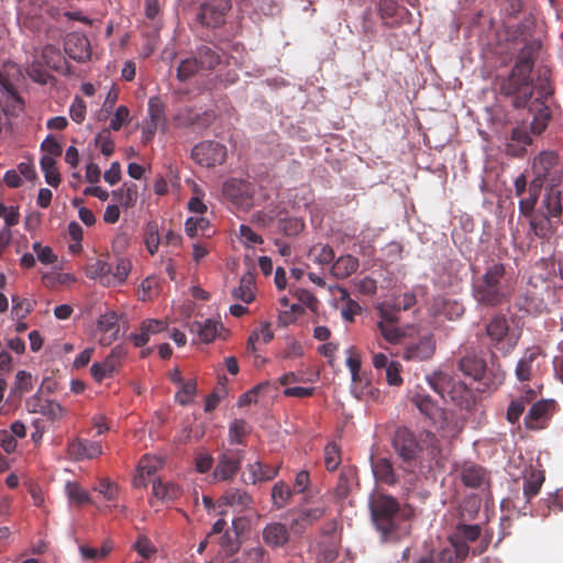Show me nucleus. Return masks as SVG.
Wrapping results in <instances>:
<instances>
[{"mask_svg": "<svg viewBox=\"0 0 563 563\" xmlns=\"http://www.w3.org/2000/svg\"><path fill=\"white\" fill-rule=\"evenodd\" d=\"M391 445L402 462L418 467L422 474L442 466L440 441L430 431H423L416 437L408 428L399 427L395 431Z\"/></svg>", "mask_w": 563, "mask_h": 563, "instance_id": "nucleus-1", "label": "nucleus"}, {"mask_svg": "<svg viewBox=\"0 0 563 563\" xmlns=\"http://www.w3.org/2000/svg\"><path fill=\"white\" fill-rule=\"evenodd\" d=\"M540 48L541 43L538 40L526 42L518 53L511 71L498 79L500 95L511 98V103L517 109L526 108L532 98L531 71Z\"/></svg>", "mask_w": 563, "mask_h": 563, "instance_id": "nucleus-2", "label": "nucleus"}, {"mask_svg": "<svg viewBox=\"0 0 563 563\" xmlns=\"http://www.w3.org/2000/svg\"><path fill=\"white\" fill-rule=\"evenodd\" d=\"M515 289L512 274L505 264L492 261L472 283L474 300L484 307L496 308L510 301Z\"/></svg>", "mask_w": 563, "mask_h": 563, "instance_id": "nucleus-3", "label": "nucleus"}, {"mask_svg": "<svg viewBox=\"0 0 563 563\" xmlns=\"http://www.w3.org/2000/svg\"><path fill=\"white\" fill-rule=\"evenodd\" d=\"M372 520L384 541H397L409 533L408 521L412 509L401 506L396 498L377 494L369 503Z\"/></svg>", "mask_w": 563, "mask_h": 563, "instance_id": "nucleus-4", "label": "nucleus"}, {"mask_svg": "<svg viewBox=\"0 0 563 563\" xmlns=\"http://www.w3.org/2000/svg\"><path fill=\"white\" fill-rule=\"evenodd\" d=\"M430 387L444 400L452 401L461 409L470 410L474 405V394L465 383L455 379L449 373L435 372L428 377Z\"/></svg>", "mask_w": 563, "mask_h": 563, "instance_id": "nucleus-5", "label": "nucleus"}, {"mask_svg": "<svg viewBox=\"0 0 563 563\" xmlns=\"http://www.w3.org/2000/svg\"><path fill=\"white\" fill-rule=\"evenodd\" d=\"M219 51L209 45H201L177 67V79L186 81L197 74L214 70L221 64Z\"/></svg>", "mask_w": 563, "mask_h": 563, "instance_id": "nucleus-6", "label": "nucleus"}, {"mask_svg": "<svg viewBox=\"0 0 563 563\" xmlns=\"http://www.w3.org/2000/svg\"><path fill=\"white\" fill-rule=\"evenodd\" d=\"M457 368L474 380L483 382L488 388L496 389L505 379V373L500 369L493 372L487 369L485 358L474 352L463 355L457 362Z\"/></svg>", "mask_w": 563, "mask_h": 563, "instance_id": "nucleus-7", "label": "nucleus"}, {"mask_svg": "<svg viewBox=\"0 0 563 563\" xmlns=\"http://www.w3.org/2000/svg\"><path fill=\"white\" fill-rule=\"evenodd\" d=\"M533 188L558 187L563 180V166L554 152H542L533 161Z\"/></svg>", "mask_w": 563, "mask_h": 563, "instance_id": "nucleus-8", "label": "nucleus"}, {"mask_svg": "<svg viewBox=\"0 0 563 563\" xmlns=\"http://www.w3.org/2000/svg\"><path fill=\"white\" fill-rule=\"evenodd\" d=\"M485 334L489 339V345L494 349L509 353L517 344V340L510 334L508 319L504 314H495L485 327Z\"/></svg>", "mask_w": 563, "mask_h": 563, "instance_id": "nucleus-9", "label": "nucleus"}, {"mask_svg": "<svg viewBox=\"0 0 563 563\" xmlns=\"http://www.w3.org/2000/svg\"><path fill=\"white\" fill-rule=\"evenodd\" d=\"M228 156L227 146L217 141H202L191 150V158L200 166L212 168L222 165Z\"/></svg>", "mask_w": 563, "mask_h": 563, "instance_id": "nucleus-10", "label": "nucleus"}, {"mask_svg": "<svg viewBox=\"0 0 563 563\" xmlns=\"http://www.w3.org/2000/svg\"><path fill=\"white\" fill-rule=\"evenodd\" d=\"M223 197L239 209L249 210L253 206V185L244 179L230 178L222 187Z\"/></svg>", "mask_w": 563, "mask_h": 563, "instance_id": "nucleus-11", "label": "nucleus"}, {"mask_svg": "<svg viewBox=\"0 0 563 563\" xmlns=\"http://www.w3.org/2000/svg\"><path fill=\"white\" fill-rule=\"evenodd\" d=\"M231 9L230 0H207L201 4L198 18L208 27H219Z\"/></svg>", "mask_w": 563, "mask_h": 563, "instance_id": "nucleus-12", "label": "nucleus"}, {"mask_svg": "<svg viewBox=\"0 0 563 563\" xmlns=\"http://www.w3.org/2000/svg\"><path fill=\"white\" fill-rule=\"evenodd\" d=\"M459 476L463 485L468 488L485 489L489 487L488 471L474 462H464L460 467Z\"/></svg>", "mask_w": 563, "mask_h": 563, "instance_id": "nucleus-13", "label": "nucleus"}, {"mask_svg": "<svg viewBox=\"0 0 563 563\" xmlns=\"http://www.w3.org/2000/svg\"><path fill=\"white\" fill-rule=\"evenodd\" d=\"M244 452L242 450H230L219 456L217 466L213 471L214 478L219 481H231L238 474Z\"/></svg>", "mask_w": 563, "mask_h": 563, "instance_id": "nucleus-14", "label": "nucleus"}, {"mask_svg": "<svg viewBox=\"0 0 563 563\" xmlns=\"http://www.w3.org/2000/svg\"><path fill=\"white\" fill-rule=\"evenodd\" d=\"M125 355L126 350L122 345L114 346L103 362L92 364L90 373L93 379L100 383L104 378L113 376Z\"/></svg>", "mask_w": 563, "mask_h": 563, "instance_id": "nucleus-15", "label": "nucleus"}, {"mask_svg": "<svg viewBox=\"0 0 563 563\" xmlns=\"http://www.w3.org/2000/svg\"><path fill=\"white\" fill-rule=\"evenodd\" d=\"M561 223V220L552 218L551 216L544 214L538 210L530 218V229L533 234L547 242L556 235Z\"/></svg>", "mask_w": 563, "mask_h": 563, "instance_id": "nucleus-16", "label": "nucleus"}, {"mask_svg": "<svg viewBox=\"0 0 563 563\" xmlns=\"http://www.w3.org/2000/svg\"><path fill=\"white\" fill-rule=\"evenodd\" d=\"M65 53L76 62H86L91 56L90 42L86 35L73 32L64 42Z\"/></svg>", "mask_w": 563, "mask_h": 563, "instance_id": "nucleus-17", "label": "nucleus"}, {"mask_svg": "<svg viewBox=\"0 0 563 563\" xmlns=\"http://www.w3.org/2000/svg\"><path fill=\"white\" fill-rule=\"evenodd\" d=\"M119 331V316L115 311H106L97 320V332L100 333L99 343L101 345L112 344L117 340Z\"/></svg>", "mask_w": 563, "mask_h": 563, "instance_id": "nucleus-18", "label": "nucleus"}, {"mask_svg": "<svg viewBox=\"0 0 563 563\" xmlns=\"http://www.w3.org/2000/svg\"><path fill=\"white\" fill-rule=\"evenodd\" d=\"M435 351V341L431 335L420 338L417 342L408 343L402 356L408 361H424L430 358Z\"/></svg>", "mask_w": 563, "mask_h": 563, "instance_id": "nucleus-19", "label": "nucleus"}, {"mask_svg": "<svg viewBox=\"0 0 563 563\" xmlns=\"http://www.w3.org/2000/svg\"><path fill=\"white\" fill-rule=\"evenodd\" d=\"M68 454L76 461L96 459L102 454L101 444L97 441L76 439L68 444Z\"/></svg>", "mask_w": 563, "mask_h": 563, "instance_id": "nucleus-20", "label": "nucleus"}, {"mask_svg": "<svg viewBox=\"0 0 563 563\" xmlns=\"http://www.w3.org/2000/svg\"><path fill=\"white\" fill-rule=\"evenodd\" d=\"M552 406L553 401L550 400H540L534 402L525 417L526 428L530 430L544 428Z\"/></svg>", "mask_w": 563, "mask_h": 563, "instance_id": "nucleus-21", "label": "nucleus"}, {"mask_svg": "<svg viewBox=\"0 0 563 563\" xmlns=\"http://www.w3.org/2000/svg\"><path fill=\"white\" fill-rule=\"evenodd\" d=\"M166 323L157 319H147L141 322L137 333H131L129 340L133 342L136 347H142L147 344L151 335L165 331Z\"/></svg>", "mask_w": 563, "mask_h": 563, "instance_id": "nucleus-22", "label": "nucleus"}, {"mask_svg": "<svg viewBox=\"0 0 563 563\" xmlns=\"http://www.w3.org/2000/svg\"><path fill=\"white\" fill-rule=\"evenodd\" d=\"M532 137L526 125H518L512 129L510 140L506 144L508 155L520 157L526 153V147L530 145Z\"/></svg>", "mask_w": 563, "mask_h": 563, "instance_id": "nucleus-23", "label": "nucleus"}, {"mask_svg": "<svg viewBox=\"0 0 563 563\" xmlns=\"http://www.w3.org/2000/svg\"><path fill=\"white\" fill-rule=\"evenodd\" d=\"M538 211L561 220L563 211V191L551 187L542 199Z\"/></svg>", "mask_w": 563, "mask_h": 563, "instance_id": "nucleus-24", "label": "nucleus"}, {"mask_svg": "<svg viewBox=\"0 0 563 563\" xmlns=\"http://www.w3.org/2000/svg\"><path fill=\"white\" fill-rule=\"evenodd\" d=\"M247 477L244 478L246 484H257L261 482H268L274 479L279 472L278 466H272L264 464L261 461H256L247 465Z\"/></svg>", "mask_w": 563, "mask_h": 563, "instance_id": "nucleus-25", "label": "nucleus"}, {"mask_svg": "<svg viewBox=\"0 0 563 563\" xmlns=\"http://www.w3.org/2000/svg\"><path fill=\"white\" fill-rule=\"evenodd\" d=\"M221 504L232 507L238 511H244L253 503L252 496L243 489L231 487L220 498Z\"/></svg>", "mask_w": 563, "mask_h": 563, "instance_id": "nucleus-26", "label": "nucleus"}, {"mask_svg": "<svg viewBox=\"0 0 563 563\" xmlns=\"http://www.w3.org/2000/svg\"><path fill=\"white\" fill-rule=\"evenodd\" d=\"M358 258L351 254H346L341 255L332 262L330 272L333 277L338 279H345L353 275L358 269Z\"/></svg>", "mask_w": 563, "mask_h": 563, "instance_id": "nucleus-27", "label": "nucleus"}, {"mask_svg": "<svg viewBox=\"0 0 563 563\" xmlns=\"http://www.w3.org/2000/svg\"><path fill=\"white\" fill-rule=\"evenodd\" d=\"M372 471L377 482L386 485H395L397 483V476L395 474L391 462L388 459H371Z\"/></svg>", "mask_w": 563, "mask_h": 563, "instance_id": "nucleus-28", "label": "nucleus"}, {"mask_svg": "<svg viewBox=\"0 0 563 563\" xmlns=\"http://www.w3.org/2000/svg\"><path fill=\"white\" fill-rule=\"evenodd\" d=\"M289 539V532L285 525L273 522L263 530L264 542L273 548L283 547Z\"/></svg>", "mask_w": 563, "mask_h": 563, "instance_id": "nucleus-29", "label": "nucleus"}, {"mask_svg": "<svg viewBox=\"0 0 563 563\" xmlns=\"http://www.w3.org/2000/svg\"><path fill=\"white\" fill-rule=\"evenodd\" d=\"M541 354L539 347L527 349L516 367V376L520 382L530 380L533 372V362Z\"/></svg>", "mask_w": 563, "mask_h": 563, "instance_id": "nucleus-30", "label": "nucleus"}, {"mask_svg": "<svg viewBox=\"0 0 563 563\" xmlns=\"http://www.w3.org/2000/svg\"><path fill=\"white\" fill-rule=\"evenodd\" d=\"M412 404L430 420H437L443 416V410L431 399L429 395L417 393L411 398Z\"/></svg>", "mask_w": 563, "mask_h": 563, "instance_id": "nucleus-31", "label": "nucleus"}, {"mask_svg": "<svg viewBox=\"0 0 563 563\" xmlns=\"http://www.w3.org/2000/svg\"><path fill=\"white\" fill-rule=\"evenodd\" d=\"M531 111H536L533 119L530 123V130L533 134H541L548 126L551 119L549 108L537 98L533 101Z\"/></svg>", "mask_w": 563, "mask_h": 563, "instance_id": "nucleus-32", "label": "nucleus"}, {"mask_svg": "<svg viewBox=\"0 0 563 563\" xmlns=\"http://www.w3.org/2000/svg\"><path fill=\"white\" fill-rule=\"evenodd\" d=\"M325 514L323 507H313L309 509H301L296 511L297 517L292 519L291 528L299 531L305 529L307 526L320 520Z\"/></svg>", "mask_w": 563, "mask_h": 563, "instance_id": "nucleus-33", "label": "nucleus"}, {"mask_svg": "<svg viewBox=\"0 0 563 563\" xmlns=\"http://www.w3.org/2000/svg\"><path fill=\"white\" fill-rule=\"evenodd\" d=\"M153 495L162 501H170L177 499L180 494V487L172 482H163L162 479L153 481Z\"/></svg>", "mask_w": 563, "mask_h": 563, "instance_id": "nucleus-34", "label": "nucleus"}, {"mask_svg": "<svg viewBox=\"0 0 563 563\" xmlns=\"http://www.w3.org/2000/svg\"><path fill=\"white\" fill-rule=\"evenodd\" d=\"M219 323L212 319H206L203 322L195 321L190 324V332L196 333L203 343L212 342L218 333Z\"/></svg>", "mask_w": 563, "mask_h": 563, "instance_id": "nucleus-35", "label": "nucleus"}, {"mask_svg": "<svg viewBox=\"0 0 563 563\" xmlns=\"http://www.w3.org/2000/svg\"><path fill=\"white\" fill-rule=\"evenodd\" d=\"M232 297L245 303L254 299V277L251 274L241 277L240 285L232 290Z\"/></svg>", "mask_w": 563, "mask_h": 563, "instance_id": "nucleus-36", "label": "nucleus"}, {"mask_svg": "<svg viewBox=\"0 0 563 563\" xmlns=\"http://www.w3.org/2000/svg\"><path fill=\"white\" fill-rule=\"evenodd\" d=\"M294 494V490L284 482L278 481L272 488V501L277 509L285 508Z\"/></svg>", "mask_w": 563, "mask_h": 563, "instance_id": "nucleus-37", "label": "nucleus"}, {"mask_svg": "<svg viewBox=\"0 0 563 563\" xmlns=\"http://www.w3.org/2000/svg\"><path fill=\"white\" fill-rule=\"evenodd\" d=\"M112 196L122 207L131 208L137 200V186L125 183L121 188L112 191Z\"/></svg>", "mask_w": 563, "mask_h": 563, "instance_id": "nucleus-38", "label": "nucleus"}, {"mask_svg": "<svg viewBox=\"0 0 563 563\" xmlns=\"http://www.w3.org/2000/svg\"><path fill=\"white\" fill-rule=\"evenodd\" d=\"M544 482V475L540 471H531L528 476L525 477L523 482V495L527 501L537 496Z\"/></svg>", "mask_w": 563, "mask_h": 563, "instance_id": "nucleus-39", "label": "nucleus"}, {"mask_svg": "<svg viewBox=\"0 0 563 563\" xmlns=\"http://www.w3.org/2000/svg\"><path fill=\"white\" fill-rule=\"evenodd\" d=\"M211 225L209 220L203 217H190L186 220L185 232L189 238H195L198 233L210 236Z\"/></svg>", "mask_w": 563, "mask_h": 563, "instance_id": "nucleus-40", "label": "nucleus"}, {"mask_svg": "<svg viewBox=\"0 0 563 563\" xmlns=\"http://www.w3.org/2000/svg\"><path fill=\"white\" fill-rule=\"evenodd\" d=\"M40 164L46 183L52 187H58L60 184V175L56 167L55 158L48 155H44L41 158Z\"/></svg>", "mask_w": 563, "mask_h": 563, "instance_id": "nucleus-41", "label": "nucleus"}, {"mask_svg": "<svg viewBox=\"0 0 563 563\" xmlns=\"http://www.w3.org/2000/svg\"><path fill=\"white\" fill-rule=\"evenodd\" d=\"M42 59L51 68L63 71L66 64L60 51L54 45H45L42 49Z\"/></svg>", "mask_w": 563, "mask_h": 563, "instance_id": "nucleus-42", "label": "nucleus"}, {"mask_svg": "<svg viewBox=\"0 0 563 563\" xmlns=\"http://www.w3.org/2000/svg\"><path fill=\"white\" fill-rule=\"evenodd\" d=\"M309 256L319 265H329L334 261V251L328 244L318 243L310 249Z\"/></svg>", "mask_w": 563, "mask_h": 563, "instance_id": "nucleus-43", "label": "nucleus"}, {"mask_svg": "<svg viewBox=\"0 0 563 563\" xmlns=\"http://www.w3.org/2000/svg\"><path fill=\"white\" fill-rule=\"evenodd\" d=\"M144 243L151 255L156 254L161 244L158 225L155 221L147 222L144 232Z\"/></svg>", "mask_w": 563, "mask_h": 563, "instance_id": "nucleus-44", "label": "nucleus"}, {"mask_svg": "<svg viewBox=\"0 0 563 563\" xmlns=\"http://www.w3.org/2000/svg\"><path fill=\"white\" fill-rule=\"evenodd\" d=\"M249 423L243 419H234L229 427V440L231 443L243 444L244 438L250 432Z\"/></svg>", "mask_w": 563, "mask_h": 563, "instance_id": "nucleus-45", "label": "nucleus"}, {"mask_svg": "<svg viewBox=\"0 0 563 563\" xmlns=\"http://www.w3.org/2000/svg\"><path fill=\"white\" fill-rule=\"evenodd\" d=\"M147 119L145 121L162 125L165 123V108L158 97H152L148 100Z\"/></svg>", "mask_w": 563, "mask_h": 563, "instance_id": "nucleus-46", "label": "nucleus"}, {"mask_svg": "<svg viewBox=\"0 0 563 563\" xmlns=\"http://www.w3.org/2000/svg\"><path fill=\"white\" fill-rule=\"evenodd\" d=\"M540 190L541 187L533 188V184L530 183L528 197L522 198L519 201V210L521 214L530 218L534 214L533 210L537 205Z\"/></svg>", "mask_w": 563, "mask_h": 563, "instance_id": "nucleus-47", "label": "nucleus"}, {"mask_svg": "<svg viewBox=\"0 0 563 563\" xmlns=\"http://www.w3.org/2000/svg\"><path fill=\"white\" fill-rule=\"evenodd\" d=\"M324 464L329 472L335 471L341 464V449L340 446L331 442L324 448Z\"/></svg>", "mask_w": 563, "mask_h": 563, "instance_id": "nucleus-48", "label": "nucleus"}, {"mask_svg": "<svg viewBox=\"0 0 563 563\" xmlns=\"http://www.w3.org/2000/svg\"><path fill=\"white\" fill-rule=\"evenodd\" d=\"M65 489L68 498L76 504L84 505L90 503V496L88 492L85 490L78 483L67 482Z\"/></svg>", "mask_w": 563, "mask_h": 563, "instance_id": "nucleus-49", "label": "nucleus"}, {"mask_svg": "<svg viewBox=\"0 0 563 563\" xmlns=\"http://www.w3.org/2000/svg\"><path fill=\"white\" fill-rule=\"evenodd\" d=\"M162 461L155 456L144 455L139 462V476L143 479L145 476H151L161 467Z\"/></svg>", "mask_w": 563, "mask_h": 563, "instance_id": "nucleus-50", "label": "nucleus"}, {"mask_svg": "<svg viewBox=\"0 0 563 563\" xmlns=\"http://www.w3.org/2000/svg\"><path fill=\"white\" fill-rule=\"evenodd\" d=\"M378 329L383 338L389 343H397L404 335L397 323H388L386 321L378 322Z\"/></svg>", "mask_w": 563, "mask_h": 563, "instance_id": "nucleus-51", "label": "nucleus"}, {"mask_svg": "<svg viewBox=\"0 0 563 563\" xmlns=\"http://www.w3.org/2000/svg\"><path fill=\"white\" fill-rule=\"evenodd\" d=\"M303 355V347L299 341L294 338L286 340L285 349L279 353L283 360H294Z\"/></svg>", "mask_w": 563, "mask_h": 563, "instance_id": "nucleus-52", "label": "nucleus"}, {"mask_svg": "<svg viewBox=\"0 0 563 563\" xmlns=\"http://www.w3.org/2000/svg\"><path fill=\"white\" fill-rule=\"evenodd\" d=\"M95 490L100 493L107 500H117L119 496V486L109 478H101Z\"/></svg>", "mask_w": 563, "mask_h": 563, "instance_id": "nucleus-53", "label": "nucleus"}, {"mask_svg": "<svg viewBox=\"0 0 563 563\" xmlns=\"http://www.w3.org/2000/svg\"><path fill=\"white\" fill-rule=\"evenodd\" d=\"M340 291L342 294V299L347 298V301L342 309V316L345 320L352 321L356 314L361 313L362 308L357 301L349 298V292L345 288H340Z\"/></svg>", "mask_w": 563, "mask_h": 563, "instance_id": "nucleus-54", "label": "nucleus"}, {"mask_svg": "<svg viewBox=\"0 0 563 563\" xmlns=\"http://www.w3.org/2000/svg\"><path fill=\"white\" fill-rule=\"evenodd\" d=\"M197 384L195 380L190 379L181 383V388L176 393V400L180 405H186L190 402L196 394Z\"/></svg>", "mask_w": 563, "mask_h": 563, "instance_id": "nucleus-55", "label": "nucleus"}, {"mask_svg": "<svg viewBox=\"0 0 563 563\" xmlns=\"http://www.w3.org/2000/svg\"><path fill=\"white\" fill-rule=\"evenodd\" d=\"M481 536V528L478 525H459L456 527V537L466 541L474 542Z\"/></svg>", "mask_w": 563, "mask_h": 563, "instance_id": "nucleus-56", "label": "nucleus"}, {"mask_svg": "<svg viewBox=\"0 0 563 563\" xmlns=\"http://www.w3.org/2000/svg\"><path fill=\"white\" fill-rule=\"evenodd\" d=\"M96 145L100 148L101 153L104 156H111L114 152V142L110 136V133L108 130H102L97 136H96Z\"/></svg>", "mask_w": 563, "mask_h": 563, "instance_id": "nucleus-57", "label": "nucleus"}, {"mask_svg": "<svg viewBox=\"0 0 563 563\" xmlns=\"http://www.w3.org/2000/svg\"><path fill=\"white\" fill-rule=\"evenodd\" d=\"M32 249L42 264L49 265L57 261V256L49 246H43L40 242H35Z\"/></svg>", "mask_w": 563, "mask_h": 563, "instance_id": "nucleus-58", "label": "nucleus"}, {"mask_svg": "<svg viewBox=\"0 0 563 563\" xmlns=\"http://www.w3.org/2000/svg\"><path fill=\"white\" fill-rule=\"evenodd\" d=\"M526 408V401L522 399H514L508 406L506 418L507 420L515 424L519 421V418L523 413Z\"/></svg>", "mask_w": 563, "mask_h": 563, "instance_id": "nucleus-59", "label": "nucleus"}, {"mask_svg": "<svg viewBox=\"0 0 563 563\" xmlns=\"http://www.w3.org/2000/svg\"><path fill=\"white\" fill-rule=\"evenodd\" d=\"M69 115L76 123H81L86 118V103L80 97H76L70 104Z\"/></svg>", "mask_w": 563, "mask_h": 563, "instance_id": "nucleus-60", "label": "nucleus"}, {"mask_svg": "<svg viewBox=\"0 0 563 563\" xmlns=\"http://www.w3.org/2000/svg\"><path fill=\"white\" fill-rule=\"evenodd\" d=\"M129 118H130V111H129L128 107L120 106L115 110V112L110 121V129L113 131H119L123 124H126L129 122Z\"/></svg>", "mask_w": 563, "mask_h": 563, "instance_id": "nucleus-61", "label": "nucleus"}, {"mask_svg": "<svg viewBox=\"0 0 563 563\" xmlns=\"http://www.w3.org/2000/svg\"><path fill=\"white\" fill-rule=\"evenodd\" d=\"M386 369V380L390 386H399L402 384L400 376L401 365L398 362H390Z\"/></svg>", "mask_w": 563, "mask_h": 563, "instance_id": "nucleus-62", "label": "nucleus"}, {"mask_svg": "<svg viewBox=\"0 0 563 563\" xmlns=\"http://www.w3.org/2000/svg\"><path fill=\"white\" fill-rule=\"evenodd\" d=\"M15 389L20 394L27 393L33 389L32 376L25 371H19L16 373Z\"/></svg>", "mask_w": 563, "mask_h": 563, "instance_id": "nucleus-63", "label": "nucleus"}, {"mask_svg": "<svg viewBox=\"0 0 563 563\" xmlns=\"http://www.w3.org/2000/svg\"><path fill=\"white\" fill-rule=\"evenodd\" d=\"M134 548L137 551V553L144 559H148L152 554L156 552V549L152 544L151 540L146 537H140L135 542Z\"/></svg>", "mask_w": 563, "mask_h": 563, "instance_id": "nucleus-64", "label": "nucleus"}]
</instances>
